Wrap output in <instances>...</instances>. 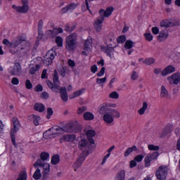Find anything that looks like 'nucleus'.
<instances>
[{
  "mask_svg": "<svg viewBox=\"0 0 180 180\" xmlns=\"http://www.w3.org/2000/svg\"><path fill=\"white\" fill-rule=\"evenodd\" d=\"M53 82H51L50 80H46V84L49 89H51L53 92H56V94L60 92L62 101H63V102H67V101H68L67 88L65 86H60V81H58V72H57V70H54V74L53 75Z\"/></svg>",
  "mask_w": 180,
  "mask_h": 180,
  "instance_id": "1",
  "label": "nucleus"
},
{
  "mask_svg": "<svg viewBox=\"0 0 180 180\" xmlns=\"http://www.w3.org/2000/svg\"><path fill=\"white\" fill-rule=\"evenodd\" d=\"M50 157L49 153L42 152L40 155V159H38L34 164V168L38 167H43L44 169V176H47L50 173V164L44 163V161H47Z\"/></svg>",
  "mask_w": 180,
  "mask_h": 180,
  "instance_id": "2",
  "label": "nucleus"
},
{
  "mask_svg": "<svg viewBox=\"0 0 180 180\" xmlns=\"http://www.w3.org/2000/svg\"><path fill=\"white\" fill-rule=\"evenodd\" d=\"M77 39H78V35L76 33H72L70 35H68L66 37V46L65 48L68 51H74L75 50V47H77Z\"/></svg>",
  "mask_w": 180,
  "mask_h": 180,
  "instance_id": "3",
  "label": "nucleus"
},
{
  "mask_svg": "<svg viewBox=\"0 0 180 180\" xmlns=\"http://www.w3.org/2000/svg\"><path fill=\"white\" fill-rule=\"evenodd\" d=\"M81 130H82V127L78 122L69 123L63 127V133H77Z\"/></svg>",
  "mask_w": 180,
  "mask_h": 180,
  "instance_id": "4",
  "label": "nucleus"
},
{
  "mask_svg": "<svg viewBox=\"0 0 180 180\" xmlns=\"http://www.w3.org/2000/svg\"><path fill=\"white\" fill-rule=\"evenodd\" d=\"M13 129H11V141L14 146L18 147V143H16V137H15V133L19 131L20 124L19 120L17 117L13 118Z\"/></svg>",
  "mask_w": 180,
  "mask_h": 180,
  "instance_id": "5",
  "label": "nucleus"
},
{
  "mask_svg": "<svg viewBox=\"0 0 180 180\" xmlns=\"http://www.w3.org/2000/svg\"><path fill=\"white\" fill-rule=\"evenodd\" d=\"M157 179L167 180V175H168V167L167 166H160L155 172Z\"/></svg>",
  "mask_w": 180,
  "mask_h": 180,
  "instance_id": "6",
  "label": "nucleus"
},
{
  "mask_svg": "<svg viewBox=\"0 0 180 180\" xmlns=\"http://www.w3.org/2000/svg\"><path fill=\"white\" fill-rule=\"evenodd\" d=\"M56 56H57V53H56V51H54L53 49L48 51L44 57V64H45V65H50L52 64L53 60H54Z\"/></svg>",
  "mask_w": 180,
  "mask_h": 180,
  "instance_id": "7",
  "label": "nucleus"
},
{
  "mask_svg": "<svg viewBox=\"0 0 180 180\" xmlns=\"http://www.w3.org/2000/svg\"><path fill=\"white\" fill-rule=\"evenodd\" d=\"M8 72L11 75H22V66L20 63H15L13 67L8 69Z\"/></svg>",
  "mask_w": 180,
  "mask_h": 180,
  "instance_id": "8",
  "label": "nucleus"
},
{
  "mask_svg": "<svg viewBox=\"0 0 180 180\" xmlns=\"http://www.w3.org/2000/svg\"><path fill=\"white\" fill-rule=\"evenodd\" d=\"M167 81L170 85H178L180 83V73H173L171 76L167 77Z\"/></svg>",
  "mask_w": 180,
  "mask_h": 180,
  "instance_id": "9",
  "label": "nucleus"
},
{
  "mask_svg": "<svg viewBox=\"0 0 180 180\" xmlns=\"http://www.w3.org/2000/svg\"><path fill=\"white\" fill-rule=\"evenodd\" d=\"M20 44H26V46L28 47L30 42L26 41L25 37L19 36L14 41H13V47H18Z\"/></svg>",
  "mask_w": 180,
  "mask_h": 180,
  "instance_id": "10",
  "label": "nucleus"
},
{
  "mask_svg": "<svg viewBox=\"0 0 180 180\" xmlns=\"http://www.w3.org/2000/svg\"><path fill=\"white\" fill-rule=\"evenodd\" d=\"M112 12H113V7L110 6L106 8V10L101 9L99 11V17L101 20H105V18H109L112 15Z\"/></svg>",
  "mask_w": 180,
  "mask_h": 180,
  "instance_id": "11",
  "label": "nucleus"
},
{
  "mask_svg": "<svg viewBox=\"0 0 180 180\" xmlns=\"http://www.w3.org/2000/svg\"><path fill=\"white\" fill-rule=\"evenodd\" d=\"M85 158H86V156H85L84 153H82L79 155V158L76 160L73 165L75 171H77V169H78V168H79V167L82 165V163L84 162V161H85Z\"/></svg>",
  "mask_w": 180,
  "mask_h": 180,
  "instance_id": "12",
  "label": "nucleus"
},
{
  "mask_svg": "<svg viewBox=\"0 0 180 180\" xmlns=\"http://www.w3.org/2000/svg\"><path fill=\"white\" fill-rule=\"evenodd\" d=\"M168 36H169V34L168 32L167 29L162 30L159 35L158 36V41H165L168 39Z\"/></svg>",
  "mask_w": 180,
  "mask_h": 180,
  "instance_id": "13",
  "label": "nucleus"
},
{
  "mask_svg": "<svg viewBox=\"0 0 180 180\" xmlns=\"http://www.w3.org/2000/svg\"><path fill=\"white\" fill-rule=\"evenodd\" d=\"M172 72H175V67L173 65H168L166 67L162 72V77H165L168 75V74H172Z\"/></svg>",
  "mask_w": 180,
  "mask_h": 180,
  "instance_id": "14",
  "label": "nucleus"
},
{
  "mask_svg": "<svg viewBox=\"0 0 180 180\" xmlns=\"http://www.w3.org/2000/svg\"><path fill=\"white\" fill-rule=\"evenodd\" d=\"M110 109L111 108H108L106 103H103L100 106L98 113H100V115H106V113L110 112Z\"/></svg>",
  "mask_w": 180,
  "mask_h": 180,
  "instance_id": "15",
  "label": "nucleus"
},
{
  "mask_svg": "<svg viewBox=\"0 0 180 180\" xmlns=\"http://www.w3.org/2000/svg\"><path fill=\"white\" fill-rule=\"evenodd\" d=\"M28 120L30 122H33L34 126H39L40 124V116L36 115H31L28 116Z\"/></svg>",
  "mask_w": 180,
  "mask_h": 180,
  "instance_id": "16",
  "label": "nucleus"
},
{
  "mask_svg": "<svg viewBox=\"0 0 180 180\" xmlns=\"http://www.w3.org/2000/svg\"><path fill=\"white\" fill-rule=\"evenodd\" d=\"M103 120H104L107 123V124H112L114 121L113 115H111L110 112L104 114V115L103 116Z\"/></svg>",
  "mask_w": 180,
  "mask_h": 180,
  "instance_id": "17",
  "label": "nucleus"
},
{
  "mask_svg": "<svg viewBox=\"0 0 180 180\" xmlns=\"http://www.w3.org/2000/svg\"><path fill=\"white\" fill-rule=\"evenodd\" d=\"M86 134L87 136V139L89 140L91 144H95V141L92 139V137L95 136L96 132L94 130L89 129L86 131Z\"/></svg>",
  "mask_w": 180,
  "mask_h": 180,
  "instance_id": "18",
  "label": "nucleus"
},
{
  "mask_svg": "<svg viewBox=\"0 0 180 180\" xmlns=\"http://www.w3.org/2000/svg\"><path fill=\"white\" fill-rule=\"evenodd\" d=\"M102 22H103V20L101 19V17L98 16L94 22V28L96 32H101L102 30Z\"/></svg>",
  "mask_w": 180,
  "mask_h": 180,
  "instance_id": "19",
  "label": "nucleus"
},
{
  "mask_svg": "<svg viewBox=\"0 0 180 180\" xmlns=\"http://www.w3.org/2000/svg\"><path fill=\"white\" fill-rule=\"evenodd\" d=\"M77 137L74 134H65L60 137V140L65 141H75Z\"/></svg>",
  "mask_w": 180,
  "mask_h": 180,
  "instance_id": "20",
  "label": "nucleus"
},
{
  "mask_svg": "<svg viewBox=\"0 0 180 180\" xmlns=\"http://www.w3.org/2000/svg\"><path fill=\"white\" fill-rule=\"evenodd\" d=\"M126 179V172L120 170L115 175L114 180H124Z\"/></svg>",
  "mask_w": 180,
  "mask_h": 180,
  "instance_id": "21",
  "label": "nucleus"
},
{
  "mask_svg": "<svg viewBox=\"0 0 180 180\" xmlns=\"http://www.w3.org/2000/svg\"><path fill=\"white\" fill-rule=\"evenodd\" d=\"M75 8H77V4H70L68 6H66L65 7H64L63 8H62V12H63V13H65L68 11L72 12V11H74V9H75Z\"/></svg>",
  "mask_w": 180,
  "mask_h": 180,
  "instance_id": "22",
  "label": "nucleus"
},
{
  "mask_svg": "<svg viewBox=\"0 0 180 180\" xmlns=\"http://www.w3.org/2000/svg\"><path fill=\"white\" fill-rule=\"evenodd\" d=\"M172 26H174V23L169 20H163L160 22V27L168 29V27H172Z\"/></svg>",
  "mask_w": 180,
  "mask_h": 180,
  "instance_id": "23",
  "label": "nucleus"
},
{
  "mask_svg": "<svg viewBox=\"0 0 180 180\" xmlns=\"http://www.w3.org/2000/svg\"><path fill=\"white\" fill-rule=\"evenodd\" d=\"M91 49H92V39L90 38L85 41L84 50H85V51H91Z\"/></svg>",
  "mask_w": 180,
  "mask_h": 180,
  "instance_id": "24",
  "label": "nucleus"
},
{
  "mask_svg": "<svg viewBox=\"0 0 180 180\" xmlns=\"http://www.w3.org/2000/svg\"><path fill=\"white\" fill-rule=\"evenodd\" d=\"M101 50L104 53H106V54H108V56H110V54H112V53H113V51H115V47L106 46L101 47Z\"/></svg>",
  "mask_w": 180,
  "mask_h": 180,
  "instance_id": "25",
  "label": "nucleus"
},
{
  "mask_svg": "<svg viewBox=\"0 0 180 180\" xmlns=\"http://www.w3.org/2000/svg\"><path fill=\"white\" fill-rule=\"evenodd\" d=\"M52 131L53 133V136L56 137L58 134H63V133H64V129L56 126L52 127Z\"/></svg>",
  "mask_w": 180,
  "mask_h": 180,
  "instance_id": "26",
  "label": "nucleus"
},
{
  "mask_svg": "<svg viewBox=\"0 0 180 180\" xmlns=\"http://www.w3.org/2000/svg\"><path fill=\"white\" fill-rule=\"evenodd\" d=\"M169 96L168 90L165 88V86H161L160 88V98H167Z\"/></svg>",
  "mask_w": 180,
  "mask_h": 180,
  "instance_id": "27",
  "label": "nucleus"
},
{
  "mask_svg": "<svg viewBox=\"0 0 180 180\" xmlns=\"http://www.w3.org/2000/svg\"><path fill=\"white\" fill-rule=\"evenodd\" d=\"M44 137H45V139H54V137H56V136H54V133H53L52 128L44 133Z\"/></svg>",
  "mask_w": 180,
  "mask_h": 180,
  "instance_id": "28",
  "label": "nucleus"
},
{
  "mask_svg": "<svg viewBox=\"0 0 180 180\" xmlns=\"http://www.w3.org/2000/svg\"><path fill=\"white\" fill-rule=\"evenodd\" d=\"M133 151H137V147L134 146L132 147L128 148L124 153L125 157H129L130 154L133 153Z\"/></svg>",
  "mask_w": 180,
  "mask_h": 180,
  "instance_id": "29",
  "label": "nucleus"
},
{
  "mask_svg": "<svg viewBox=\"0 0 180 180\" xmlns=\"http://www.w3.org/2000/svg\"><path fill=\"white\" fill-rule=\"evenodd\" d=\"M18 12L19 13H27L29 12V5L18 6Z\"/></svg>",
  "mask_w": 180,
  "mask_h": 180,
  "instance_id": "30",
  "label": "nucleus"
},
{
  "mask_svg": "<svg viewBox=\"0 0 180 180\" xmlns=\"http://www.w3.org/2000/svg\"><path fill=\"white\" fill-rule=\"evenodd\" d=\"M34 110H37V112H44V105L41 104V103H36L34 106Z\"/></svg>",
  "mask_w": 180,
  "mask_h": 180,
  "instance_id": "31",
  "label": "nucleus"
},
{
  "mask_svg": "<svg viewBox=\"0 0 180 180\" xmlns=\"http://www.w3.org/2000/svg\"><path fill=\"white\" fill-rule=\"evenodd\" d=\"M147 108H148V104H147V102H143V106L138 110V113L141 115H144L146 110H147Z\"/></svg>",
  "mask_w": 180,
  "mask_h": 180,
  "instance_id": "32",
  "label": "nucleus"
},
{
  "mask_svg": "<svg viewBox=\"0 0 180 180\" xmlns=\"http://www.w3.org/2000/svg\"><path fill=\"white\" fill-rule=\"evenodd\" d=\"M84 120H94L95 116H94V114L91 112H86L84 114Z\"/></svg>",
  "mask_w": 180,
  "mask_h": 180,
  "instance_id": "33",
  "label": "nucleus"
},
{
  "mask_svg": "<svg viewBox=\"0 0 180 180\" xmlns=\"http://www.w3.org/2000/svg\"><path fill=\"white\" fill-rule=\"evenodd\" d=\"M110 114L112 115V117H120V112L117 111V110L110 108Z\"/></svg>",
  "mask_w": 180,
  "mask_h": 180,
  "instance_id": "34",
  "label": "nucleus"
},
{
  "mask_svg": "<svg viewBox=\"0 0 180 180\" xmlns=\"http://www.w3.org/2000/svg\"><path fill=\"white\" fill-rule=\"evenodd\" d=\"M33 178L35 180H39L40 178H41V173L40 172V169L38 167H37V169L33 174Z\"/></svg>",
  "mask_w": 180,
  "mask_h": 180,
  "instance_id": "35",
  "label": "nucleus"
},
{
  "mask_svg": "<svg viewBox=\"0 0 180 180\" xmlns=\"http://www.w3.org/2000/svg\"><path fill=\"white\" fill-rule=\"evenodd\" d=\"M51 162L53 165H57V164L60 162V156L58 155H53L51 158Z\"/></svg>",
  "mask_w": 180,
  "mask_h": 180,
  "instance_id": "36",
  "label": "nucleus"
},
{
  "mask_svg": "<svg viewBox=\"0 0 180 180\" xmlns=\"http://www.w3.org/2000/svg\"><path fill=\"white\" fill-rule=\"evenodd\" d=\"M63 28L61 27L53 29L52 30V37H56L57 34H59V33H63Z\"/></svg>",
  "mask_w": 180,
  "mask_h": 180,
  "instance_id": "37",
  "label": "nucleus"
},
{
  "mask_svg": "<svg viewBox=\"0 0 180 180\" xmlns=\"http://www.w3.org/2000/svg\"><path fill=\"white\" fill-rule=\"evenodd\" d=\"M86 144H88V143L86 142V140L82 139L80 141H79V143H78L79 148H80L81 150H84V148L86 147Z\"/></svg>",
  "mask_w": 180,
  "mask_h": 180,
  "instance_id": "38",
  "label": "nucleus"
},
{
  "mask_svg": "<svg viewBox=\"0 0 180 180\" xmlns=\"http://www.w3.org/2000/svg\"><path fill=\"white\" fill-rule=\"evenodd\" d=\"M39 70H40V65H36L35 66H34L30 69V74L33 75L36 74V72L39 71Z\"/></svg>",
  "mask_w": 180,
  "mask_h": 180,
  "instance_id": "39",
  "label": "nucleus"
},
{
  "mask_svg": "<svg viewBox=\"0 0 180 180\" xmlns=\"http://www.w3.org/2000/svg\"><path fill=\"white\" fill-rule=\"evenodd\" d=\"M155 60L153 58H146L145 60L143 61V64L146 65H151V64H154Z\"/></svg>",
  "mask_w": 180,
  "mask_h": 180,
  "instance_id": "40",
  "label": "nucleus"
},
{
  "mask_svg": "<svg viewBox=\"0 0 180 180\" xmlns=\"http://www.w3.org/2000/svg\"><path fill=\"white\" fill-rule=\"evenodd\" d=\"M85 92V89H82L81 90H78L73 93V98H78V96H81Z\"/></svg>",
  "mask_w": 180,
  "mask_h": 180,
  "instance_id": "41",
  "label": "nucleus"
},
{
  "mask_svg": "<svg viewBox=\"0 0 180 180\" xmlns=\"http://www.w3.org/2000/svg\"><path fill=\"white\" fill-rule=\"evenodd\" d=\"M29 47H30V44L28 46H26V44H22L21 45V46L20 48V50H25L23 52V56H25L27 54V51H29V49H30Z\"/></svg>",
  "mask_w": 180,
  "mask_h": 180,
  "instance_id": "42",
  "label": "nucleus"
},
{
  "mask_svg": "<svg viewBox=\"0 0 180 180\" xmlns=\"http://www.w3.org/2000/svg\"><path fill=\"white\" fill-rule=\"evenodd\" d=\"M76 26L75 25H70V24H67L65 26V32H73L75 30Z\"/></svg>",
  "mask_w": 180,
  "mask_h": 180,
  "instance_id": "43",
  "label": "nucleus"
},
{
  "mask_svg": "<svg viewBox=\"0 0 180 180\" xmlns=\"http://www.w3.org/2000/svg\"><path fill=\"white\" fill-rule=\"evenodd\" d=\"M109 98L111 99H119V93L117 91H112L109 94Z\"/></svg>",
  "mask_w": 180,
  "mask_h": 180,
  "instance_id": "44",
  "label": "nucleus"
},
{
  "mask_svg": "<svg viewBox=\"0 0 180 180\" xmlns=\"http://www.w3.org/2000/svg\"><path fill=\"white\" fill-rule=\"evenodd\" d=\"M151 161H153L151 160V158H150V156H146L144 159V162H145V167H148L151 165Z\"/></svg>",
  "mask_w": 180,
  "mask_h": 180,
  "instance_id": "45",
  "label": "nucleus"
},
{
  "mask_svg": "<svg viewBox=\"0 0 180 180\" xmlns=\"http://www.w3.org/2000/svg\"><path fill=\"white\" fill-rule=\"evenodd\" d=\"M56 43L58 47H63V38L61 37H56Z\"/></svg>",
  "mask_w": 180,
  "mask_h": 180,
  "instance_id": "46",
  "label": "nucleus"
},
{
  "mask_svg": "<svg viewBox=\"0 0 180 180\" xmlns=\"http://www.w3.org/2000/svg\"><path fill=\"white\" fill-rule=\"evenodd\" d=\"M133 44H134V42L130 40H127L124 44L125 49H130L133 47Z\"/></svg>",
  "mask_w": 180,
  "mask_h": 180,
  "instance_id": "47",
  "label": "nucleus"
},
{
  "mask_svg": "<svg viewBox=\"0 0 180 180\" xmlns=\"http://www.w3.org/2000/svg\"><path fill=\"white\" fill-rule=\"evenodd\" d=\"M3 44H5V46H8V47H13V41L11 42L6 39L3 40Z\"/></svg>",
  "mask_w": 180,
  "mask_h": 180,
  "instance_id": "48",
  "label": "nucleus"
},
{
  "mask_svg": "<svg viewBox=\"0 0 180 180\" xmlns=\"http://www.w3.org/2000/svg\"><path fill=\"white\" fill-rule=\"evenodd\" d=\"M148 150H150V151H158L160 147L158 146L149 145Z\"/></svg>",
  "mask_w": 180,
  "mask_h": 180,
  "instance_id": "49",
  "label": "nucleus"
},
{
  "mask_svg": "<svg viewBox=\"0 0 180 180\" xmlns=\"http://www.w3.org/2000/svg\"><path fill=\"white\" fill-rule=\"evenodd\" d=\"M158 155H160V153H158V152H154L150 155H148V157H150V160L153 161V160H157Z\"/></svg>",
  "mask_w": 180,
  "mask_h": 180,
  "instance_id": "50",
  "label": "nucleus"
},
{
  "mask_svg": "<svg viewBox=\"0 0 180 180\" xmlns=\"http://www.w3.org/2000/svg\"><path fill=\"white\" fill-rule=\"evenodd\" d=\"M144 36L147 41H151L153 40V34L151 33H145Z\"/></svg>",
  "mask_w": 180,
  "mask_h": 180,
  "instance_id": "51",
  "label": "nucleus"
},
{
  "mask_svg": "<svg viewBox=\"0 0 180 180\" xmlns=\"http://www.w3.org/2000/svg\"><path fill=\"white\" fill-rule=\"evenodd\" d=\"M143 158H144L143 155H138L134 158V160L136 162H141L143 161Z\"/></svg>",
  "mask_w": 180,
  "mask_h": 180,
  "instance_id": "52",
  "label": "nucleus"
},
{
  "mask_svg": "<svg viewBox=\"0 0 180 180\" xmlns=\"http://www.w3.org/2000/svg\"><path fill=\"white\" fill-rule=\"evenodd\" d=\"M96 82L97 84H98V85H101L102 84H105L106 82V77H103V78H97L96 79Z\"/></svg>",
  "mask_w": 180,
  "mask_h": 180,
  "instance_id": "53",
  "label": "nucleus"
},
{
  "mask_svg": "<svg viewBox=\"0 0 180 180\" xmlns=\"http://www.w3.org/2000/svg\"><path fill=\"white\" fill-rule=\"evenodd\" d=\"M53 108H47V119H50L51 117V116H53Z\"/></svg>",
  "mask_w": 180,
  "mask_h": 180,
  "instance_id": "54",
  "label": "nucleus"
},
{
  "mask_svg": "<svg viewBox=\"0 0 180 180\" xmlns=\"http://www.w3.org/2000/svg\"><path fill=\"white\" fill-rule=\"evenodd\" d=\"M25 86L27 89H32L33 88V84L30 82V80L27 79L25 82Z\"/></svg>",
  "mask_w": 180,
  "mask_h": 180,
  "instance_id": "55",
  "label": "nucleus"
},
{
  "mask_svg": "<svg viewBox=\"0 0 180 180\" xmlns=\"http://www.w3.org/2000/svg\"><path fill=\"white\" fill-rule=\"evenodd\" d=\"M65 71H67V67H63L59 70V74L61 77H65Z\"/></svg>",
  "mask_w": 180,
  "mask_h": 180,
  "instance_id": "56",
  "label": "nucleus"
},
{
  "mask_svg": "<svg viewBox=\"0 0 180 180\" xmlns=\"http://www.w3.org/2000/svg\"><path fill=\"white\" fill-rule=\"evenodd\" d=\"M86 107L85 106L80 107L78 108L77 115H82V113H84V112H86Z\"/></svg>",
  "mask_w": 180,
  "mask_h": 180,
  "instance_id": "57",
  "label": "nucleus"
},
{
  "mask_svg": "<svg viewBox=\"0 0 180 180\" xmlns=\"http://www.w3.org/2000/svg\"><path fill=\"white\" fill-rule=\"evenodd\" d=\"M137 78H139V73H137V72H132V75H131V79L133 81H136V79H137Z\"/></svg>",
  "mask_w": 180,
  "mask_h": 180,
  "instance_id": "58",
  "label": "nucleus"
},
{
  "mask_svg": "<svg viewBox=\"0 0 180 180\" xmlns=\"http://www.w3.org/2000/svg\"><path fill=\"white\" fill-rule=\"evenodd\" d=\"M124 41H126V37L125 36H120L117 39V43H120L121 44H123V43H124Z\"/></svg>",
  "mask_w": 180,
  "mask_h": 180,
  "instance_id": "59",
  "label": "nucleus"
},
{
  "mask_svg": "<svg viewBox=\"0 0 180 180\" xmlns=\"http://www.w3.org/2000/svg\"><path fill=\"white\" fill-rule=\"evenodd\" d=\"M11 84H13V85H19V79H18V77H13Z\"/></svg>",
  "mask_w": 180,
  "mask_h": 180,
  "instance_id": "60",
  "label": "nucleus"
},
{
  "mask_svg": "<svg viewBox=\"0 0 180 180\" xmlns=\"http://www.w3.org/2000/svg\"><path fill=\"white\" fill-rule=\"evenodd\" d=\"M43 30V20H40L38 22V32Z\"/></svg>",
  "mask_w": 180,
  "mask_h": 180,
  "instance_id": "61",
  "label": "nucleus"
},
{
  "mask_svg": "<svg viewBox=\"0 0 180 180\" xmlns=\"http://www.w3.org/2000/svg\"><path fill=\"white\" fill-rule=\"evenodd\" d=\"M68 64L69 67H71V68H74L75 67V62L74 60L69 59L68 61Z\"/></svg>",
  "mask_w": 180,
  "mask_h": 180,
  "instance_id": "62",
  "label": "nucleus"
},
{
  "mask_svg": "<svg viewBox=\"0 0 180 180\" xmlns=\"http://www.w3.org/2000/svg\"><path fill=\"white\" fill-rule=\"evenodd\" d=\"M152 33L153 34H158L160 33V30L157 27H152Z\"/></svg>",
  "mask_w": 180,
  "mask_h": 180,
  "instance_id": "63",
  "label": "nucleus"
},
{
  "mask_svg": "<svg viewBox=\"0 0 180 180\" xmlns=\"http://www.w3.org/2000/svg\"><path fill=\"white\" fill-rule=\"evenodd\" d=\"M105 67L101 68V70H100V72L97 74V77H102L103 74H105Z\"/></svg>",
  "mask_w": 180,
  "mask_h": 180,
  "instance_id": "64",
  "label": "nucleus"
}]
</instances>
